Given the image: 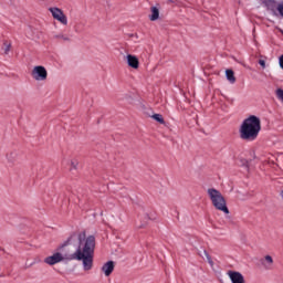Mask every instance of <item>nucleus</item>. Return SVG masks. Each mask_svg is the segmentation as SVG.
<instances>
[{"instance_id": "obj_14", "label": "nucleus", "mask_w": 283, "mask_h": 283, "mask_svg": "<svg viewBox=\"0 0 283 283\" xmlns=\"http://www.w3.org/2000/svg\"><path fill=\"white\" fill-rule=\"evenodd\" d=\"M276 97L279 98V101H281V103H283V90L282 88L276 90Z\"/></svg>"}, {"instance_id": "obj_8", "label": "nucleus", "mask_w": 283, "mask_h": 283, "mask_svg": "<svg viewBox=\"0 0 283 283\" xmlns=\"http://www.w3.org/2000/svg\"><path fill=\"white\" fill-rule=\"evenodd\" d=\"M115 266H116V263L114 261H107L102 265L101 271L102 273H104L105 277H109V275L114 273Z\"/></svg>"}, {"instance_id": "obj_19", "label": "nucleus", "mask_w": 283, "mask_h": 283, "mask_svg": "<svg viewBox=\"0 0 283 283\" xmlns=\"http://www.w3.org/2000/svg\"><path fill=\"white\" fill-rule=\"evenodd\" d=\"M10 52V44L7 45L6 53Z\"/></svg>"}, {"instance_id": "obj_15", "label": "nucleus", "mask_w": 283, "mask_h": 283, "mask_svg": "<svg viewBox=\"0 0 283 283\" xmlns=\"http://www.w3.org/2000/svg\"><path fill=\"white\" fill-rule=\"evenodd\" d=\"M78 167V159L71 160V169H77Z\"/></svg>"}, {"instance_id": "obj_2", "label": "nucleus", "mask_w": 283, "mask_h": 283, "mask_svg": "<svg viewBox=\"0 0 283 283\" xmlns=\"http://www.w3.org/2000/svg\"><path fill=\"white\" fill-rule=\"evenodd\" d=\"M262 129L261 122L258 116L251 115L245 118L239 129L241 140L253 143L260 136Z\"/></svg>"}, {"instance_id": "obj_12", "label": "nucleus", "mask_w": 283, "mask_h": 283, "mask_svg": "<svg viewBox=\"0 0 283 283\" xmlns=\"http://www.w3.org/2000/svg\"><path fill=\"white\" fill-rule=\"evenodd\" d=\"M264 261L265 269H271V266H273V256L265 255Z\"/></svg>"}, {"instance_id": "obj_17", "label": "nucleus", "mask_w": 283, "mask_h": 283, "mask_svg": "<svg viewBox=\"0 0 283 283\" xmlns=\"http://www.w3.org/2000/svg\"><path fill=\"white\" fill-rule=\"evenodd\" d=\"M206 255H207L209 264L213 265V261H211V256H209V254H206Z\"/></svg>"}, {"instance_id": "obj_1", "label": "nucleus", "mask_w": 283, "mask_h": 283, "mask_svg": "<svg viewBox=\"0 0 283 283\" xmlns=\"http://www.w3.org/2000/svg\"><path fill=\"white\" fill-rule=\"evenodd\" d=\"M65 247H76L69 260L82 262L83 271H92L94 269V250L96 249V238L86 235L85 231L73 232L61 244L60 249Z\"/></svg>"}, {"instance_id": "obj_7", "label": "nucleus", "mask_w": 283, "mask_h": 283, "mask_svg": "<svg viewBox=\"0 0 283 283\" xmlns=\"http://www.w3.org/2000/svg\"><path fill=\"white\" fill-rule=\"evenodd\" d=\"M227 275L231 283H247V281H244V275L238 271H228Z\"/></svg>"}, {"instance_id": "obj_13", "label": "nucleus", "mask_w": 283, "mask_h": 283, "mask_svg": "<svg viewBox=\"0 0 283 283\" xmlns=\"http://www.w3.org/2000/svg\"><path fill=\"white\" fill-rule=\"evenodd\" d=\"M154 120L157 123H160V125H165V118H163V115L160 114H154L153 115Z\"/></svg>"}, {"instance_id": "obj_11", "label": "nucleus", "mask_w": 283, "mask_h": 283, "mask_svg": "<svg viewBox=\"0 0 283 283\" xmlns=\"http://www.w3.org/2000/svg\"><path fill=\"white\" fill-rule=\"evenodd\" d=\"M226 77L229 81V83H231V84L235 83V75L232 70L226 71Z\"/></svg>"}, {"instance_id": "obj_18", "label": "nucleus", "mask_w": 283, "mask_h": 283, "mask_svg": "<svg viewBox=\"0 0 283 283\" xmlns=\"http://www.w3.org/2000/svg\"><path fill=\"white\" fill-rule=\"evenodd\" d=\"M262 3H264L265 6H269V3H271V0H261Z\"/></svg>"}, {"instance_id": "obj_16", "label": "nucleus", "mask_w": 283, "mask_h": 283, "mask_svg": "<svg viewBox=\"0 0 283 283\" xmlns=\"http://www.w3.org/2000/svg\"><path fill=\"white\" fill-rule=\"evenodd\" d=\"M259 65H261V67H266V62L264 60H259Z\"/></svg>"}, {"instance_id": "obj_9", "label": "nucleus", "mask_w": 283, "mask_h": 283, "mask_svg": "<svg viewBox=\"0 0 283 283\" xmlns=\"http://www.w3.org/2000/svg\"><path fill=\"white\" fill-rule=\"evenodd\" d=\"M126 63L128 67H132L133 70H138V67H140V61H138V57L133 54L126 55Z\"/></svg>"}, {"instance_id": "obj_10", "label": "nucleus", "mask_w": 283, "mask_h": 283, "mask_svg": "<svg viewBox=\"0 0 283 283\" xmlns=\"http://www.w3.org/2000/svg\"><path fill=\"white\" fill-rule=\"evenodd\" d=\"M148 19L149 21H158L160 19V9L158 7H151Z\"/></svg>"}, {"instance_id": "obj_20", "label": "nucleus", "mask_w": 283, "mask_h": 283, "mask_svg": "<svg viewBox=\"0 0 283 283\" xmlns=\"http://www.w3.org/2000/svg\"><path fill=\"white\" fill-rule=\"evenodd\" d=\"M168 3H174V0H168Z\"/></svg>"}, {"instance_id": "obj_6", "label": "nucleus", "mask_w": 283, "mask_h": 283, "mask_svg": "<svg viewBox=\"0 0 283 283\" xmlns=\"http://www.w3.org/2000/svg\"><path fill=\"white\" fill-rule=\"evenodd\" d=\"M65 260V256H63V253L55 252L50 256H46L44 259V263L49 264V266H54V264H59L60 262H63Z\"/></svg>"}, {"instance_id": "obj_3", "label": "nucleus", "mask_w": 283, "mask_h": 283, "mask_svg": "<svg viewBox=\"0 0 283 283\" xmlns=\"http://www.w3.org/2000/svg\"><path fill=\"white\" fill-rule=\"evenodd\" d=\"M207 195L218 211H222L226 214H229V208L227 207V200L224 199V196H222V192L216 188H209L207 190Z\"/></svg>"}, {"instance_id": "obj_4", "label": "nucleus", "mask_w": 283, "mask_h": 283, "mask_svg": "<svg viewBox=\"0 0 283 283\" xmlns=\"http://www.w3.org/2000/svg\"><path fill=\"white\" fill-rule=\"evenodd\" d=\"M33 81H48V70L43 65H36L31 71Z\"/></svg>"}, {"instance_id": "obj_21", "label": "nucleus", "mask_w": 283, "mask_h": 283, "mask_svg": "<svg viewBox=\"0 0 283 283\" xmlns=\"http://www.w3.org/2000/svg\"><path fill=\"white\" fill-rule=\"evenodd\" d=\"M63 40H64V41H70V39H67V38H63Z\"/></svg>"}, {"instance_id": "obj_5", "label": "nucleus", "mask_w": 283, "mask_h": 283, "mask_svg": "<svg viewBox=\"0 0 283 283\" xmlns=\"http://www.w3.org/2000/svg\"><path fill=\"white\" fill-rule=\"evenodd\" d=\"M49 11L51 12L55 21H59V23H61L62 25H67V15L63 13V10H61L60 8L53 7V8H50Z\"/></svg>"}]
</instances>
